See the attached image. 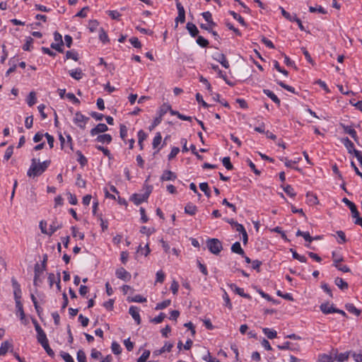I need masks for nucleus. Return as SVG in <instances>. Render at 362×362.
Segmentation results:
<instances>
[{"mask_svg":"<svg viewBox=\"0 0 362 362\" xmlns=\"http://www.w3.org/2000/svg\"><path fill=\"white\" fill-rule=\"evenodd\" d=\"M50 163L51 161L49 160L40 163L39 160L33 158L30 168L27 172L28 176L35 177L41 175L49 167Z\"/></svg>","mask_w":362,"mask_h":362,"instance_id":"obj_1","label":"nucleus"},{"mask_svg":"<svg viewBox=\"0 0 362 362\" xmlns=\"http://www.w3.org/2000/svg\"><path fill=\"white\" fill-rule=\"evenodd\" d=\"M209 250L214 255H218L223 250L221 242L217 238H209L206 241Z\"/></svg>","mask_w":362,"mask_h":362,"instance_id":"obj_2","label":"nucleus"},{"mask_svg":"<svg viewBox=\"0 0 362 362\" xmlns=\"http://www.w3.org/2000/svg\"><path fill=\"white\" fill-rule=\"evenodd\" d=\"M151 192V187H147L146 191L144 194H134L131 197V200L136 205H139V204H141L142 202H145L146 200H147Z\"/></svg>","mask_w":362,"mask_h":362,"instance_id":"obj_3","label":"nucleus"},{"mask_svg":"<svg viewBox=\"0 0 362 362\" xmlns=\"http://www.w3.org/2000/svg\"><path fill=\"white\" fill-rule=\"evenodd\" d=\"M89 121V117L83 115L81 112H76L74 117V122L80 129H84L87 122Z\"/></svg>","mask_w":362,"mask_h":362,"instance_id":"obj_4","label":"nucleus"},{"mask_svg":"<svg viewBox=\"0 0 362 362\" xmlns=\"http://www.w3.org/2000/svg\"><path fill=\"white\" fill-rule=\"evenodd\" d=\"M176 7L178 11V15L175 18V27L177 28L178 25V23H183L185 22V11L183 7V6L178 1H176Z\"/></svg>","mask_w":362,"mask_h":362,"instance_id":"obj_5","label":"nucleus"},{"mask_svg":"<svg viewBox=\"0 0 362 362\" xmlns=\"http://www.w3.org/2000/svg\"><path fill=\"white\" fill-rule=\"evenodd\" d=\"M115 274L118 279H122L125 281H129L132 277L131 274L126 271L123 267L117 269Z\"/></svg>","mask_w":362,"mask_h":362,"instance_id":"obj_6","label":"nucleus"},{"mask_svg":"<svg viewBox=\"0 0 362 362\" xmlns=\"http://www.w3.org/2000/svg\"><path fill=\"white\" fill-rule=\"evenodd\" d=\"M108 130V127L105 124L100 123L96 125L95 127L93 128L90 133L91 136H95L100 133H104Z\"/></svg>","mask_w":362,"mask_h":362,"instance_id":"obj_7","label":"nucleus"},{"mask_svg":"<svg viewBox=\"0 0 362 362\" xmlns=\"http://www.w3.org/2000/svg\"><path fill=\"white\" fill-rule=\"evenodd\" d=\"M63 226L62 225V222H59L57 218H54L50 226H49V235L51 236L52 235V234H54V233L58 229H60L62 228Z\"/></svg>","mask_w":362,"mask_h":362,"instance_id":"obj_8","label":"nucleus"},{"mask_svg":"<svg viewBox=\"0 0 362 362\" xmlns=\"http://www.w3.org/2000/svg\"><path fill=\"white\" fill-rule=\"evenodd\" d=\"M342 202L349 208L351 212L352 217H356L358 214V211L357 210V208L356 205L349 200L347 198L344 197L342 199Z\"/></svg>","mask_w":362,"mask_h":362,"instance_id":"obj_9","label":"nucleus"},{"mask_svg":"<svg viewBox=\"0 0 362 362\" xmlns=\"http://www.w3.org/2000/svg\"><path fill=\"white\" fill-rule=\"evenodd\" d=\"M341 141L345 147L346 148L349 153H354L355 155V152L358 151V150L354 148V143L348 137L343 139Z\"/></svg>","mask_w":362,"mask_h":362,"instance_id":"obj_10","label":"nucleus"},{"mask_svg":"<svg viewBox=\"0 0 362 362\" xmlns=\"http://www.w3.org/2000/svg\"><path fill=\"white\" fill-rule=\"evenodd\" d=\"M340 126L342 127L346 134H349L354 139L355 141L358 142V136L354 129L351 128V127L346 126L342 123L340 124Z\"/></svg>","mask_w":362,"mask_h":362,"instance_id":"obj_11","label":"nucleus"},{"mask_svg":"<svg viewBox=\"0 0 362 362\" xmlns=\"http://www.w3.org/2000/svg\"><path fill=\"white\" fill-rule=\"evenodd\" d=\"M45 270L40 268V265L39 264H36L35 265V276H34V285L37 286L38 282H41V279H40V275L43 273Z\"/></svg>","mask_w":362,"mask_h":362,"instance_id":"obj_12","label":"nucleus"},{"mask_svg":"<svg viewBox=\"0 0 362 362\" xmlns=\"http://www.w3.org/2000/svg\"><path fill=\"white\" fill-rule=\"evenodd\" d=\"M173 344L170 343H165V345L160 349L155 350L153 352V356H158L165 351L170 352L173 348Z\"/></svg>","mask_w":362,"mask_h":362,"instance_id":"obj_13","label":"nucleus"},{"mask_svg":"<svg viewBox=\"0 0 362 362\" xmlns=\"http://www.w3.org/2000/svg\"><path fill=\"white\" fill-rule=\"evenodd\" d=\"M129 313L136 322L137 325H139L141 323V317L139 313V308L133 305L131 306L129 310Z\"/></svg>","mask_w":362,"mask_h":362,"instance_id":"obj_14","label":"nucleus"},{"mask_svg":"<svg viewBox=\"0 0 362 362\" xmlns=\"http://www.w3.org/2000/svg\"><path fill=\"white\" fill-rule=\"evenodd\" d=\"M229 286L230 287V288L234 291L237 294L240 295V296L243 297V298H247V299H250L251 298V296L250 294L248 293H244V290L243 288H239L235 284H231L229 285Z\"/></svg>","mask_w":362,"mask_h":362,"instance_id":"obj_15","label":"nucleus"},{"mask_svg":"<svg viewBox=\"0 0 362 362\" xmlns=\"http://www.w3.org/2000/svg\"><path fill=\"white\" fill-rule=\"evenodd\" d=\"M186 28L192 37H194L198 35L199 30L194 23L188 22L186 25Z\"/></svg>","mask_w":362,"mask_h":362,"instance_id":"obj_16","label":"nucleus"},{"mask_svg":"<svg viewBox=\"0 0 362 362\" xmlns=\"http://www.w3.org/2000/svg\"><path fill=\"white\" fill-rule=\"evenodd\" d=\"M12 348L13 344L8 341L2 342L0 346V356H4Z\"/></svg>","mask_w":362,"mask_h":362,"instance_id":"obj_17","label":"nucleus"},{"mask_svg":"<svg viewBox=\"0 0 362 362\" xmlns=\"http://www.w3.org/2000/svg\"><path fill=\"white\" fill-rule=\"evenodd\" d=\"M176 175L170 170H165L160 177L162 181L174 180L176 179Z\"/></svg>","mask_w":362,"mask_h":362,"instance_id":"obj_18","label":"nucleus"},{"mask_svg":"<svg viewBox=\"0 0 362 362\" xmlns=\"http://www.w3.org/2000/svg\"><path fill=\"white\" fill-rule=\"evenodd\" d=\"M263 93L267 95L274 103H275L278 106L280 105L281 101L278 98V97L270 90L264 89Z\"/></svg>","mask_w":362,"mask_h":362,"instance_id":"obj_19","label":"nucleus"},{"mask_svg":"<svg viewBox=\"0 0 362 362\" xmlns=\"http://www.w3.org/2000/svg\"><path fill=\"white\" fill-rule=\"evenodd\" d=\"M231 251L234 253L238 254L241 256H244L245 252L241 247L240 243L239 242H235L231 246Z\"/></svg>","mask_w":362,"mask_h":362,"instance_id":"obj_20","label":"nucleus"},{"mask_svg":"<svg viewBox=\"0 0 362 362\" xmlns=\"http://www.w3.org/2000/svg\"><path fill=\"white\" fill-rule=\"evenodd\" d=\"M70 76L76 80L82 78L83 74L81 69H71L69 71Z\"/></svg>","mask_w":362,"mask_h":362,"instance_id":"obj_21","label":"nucleus"},{"mask_svg":"<svg viewBox=\"0 0 362 362\" xmlns=\"http://www.w3.org/2000/svg\"><path fill=\"white\" fill-rule=\"evenodd\" d=\"M197 211V208L192 203H188L185 207V212L189 215L193 216Z\"/></svg>","mask_w":362,"mask_h":362,"instance_id":"obj_22","label":"nucleus"},{"mask_svg":"<svg viewBox=\"0 0 362 362\" xmlns=\"http://www.w3.org/2000/svg\"><path fill=\"white\" fill-rule=\"evenodd\" d=\"M226 221V222H228L229 224L231 225V226L235 229L236 231L238 232H240V230H243V229L245 228L244 226L240 224V223H238V222L235 221L233 219L230 218H226L225 219Z\"/></svg>","mask_w":362,"mask_h":362,"instance_id":"obj_23","label":"nucleus"},{"mask_svg":"<svg viewBox=\"0 0 362 362\" xmlns=\"http://www.w3.org/2000/svg\"><path fill=\"white\" fill-rule=\"evenodd\" d=\"M96 141L103 144H110L112 141V136L107 134L99 135L96 138Z\"/></svg>","mask_w":362,"mask_h":362,"instance_id":"obj_24","label":"nucleus"},{"mask_svg":"<svg viewBox=\"0 0 362 362\" xmlns=\"http://www.w3.org/2000/svg\"><path fill=\"white\" fill-rule=\"evenodd\" d=\"M346 310L356 316H358L361 314V310L356 308L352 303H347L345 305Z\"/></svg>","mask_w":362,"mask_h":362,"instance_id":"obj_25","label":"nucleus"},{"mask_svg":"<svg viewBox=\"0 0 362 362\" xmlns=\"http://www.w3.org/2000/svg\"><path fill=\"white\" fill-rule=\"evenodd\" d=\"M335 284L341 290H346L349 288L348 284L344 281L341 278L337 277L334 279Z\"/></svg>","mask_w":362,"mask_h":362,"instance_id":"obj_26","label":"nucleus"},{"mask_svg":"<svg viewBox=\"0 0 362 362\" xmlns=\"http://www.w3.org/2000/svg\"><path fill=\"white\" fill-rule=\"evenodd\" d=\"M332 309H335V308L332 305L329 306V303H322L320 305V310L324 314L334 313V311H332Z\"/></svg>","mask_w":362,"mask_h":362,"instance_id":"obj_27","label":"nucleus"},{"mask_svg":"<svg viewBox=\"0 0 362 362\" xmlns=\"http://www.w3.org/2000/svg\"><path fill=\"white\" fill-rule=\"evenodd\" d=\"M262 331L264 334L270 339L276 337L277 333L275 330L271 329L269 328H263Z\"/></svg>","mask_w":362,"mask_h":362,"instance_id":"obj_28","label":"nucleus"},{"mask_svg":"<svg viewBox=\"0 0 362 362\" xmlns=\"http://www.w3.org/2000/svg\"><path fill=\"white\" fill-rule=\"evenodd\" d=\"M216 59L221 63V64L228 69L229 67V63L226 59V56L223 54H219L218 57Z\"/></svg>","mask_w":362,"mask_h":362,"instance_id":"obj_29","label":"nucleus"},{"mask_svg":"<svg viewBox=\"0 0 362 362\" xmlns=\"http://www.w3.org/2000/svg\"><path fill=\"white\" fill-rule=\"evenodd\" d=\"M16 306L17 308V313H18L20 315L21 320H25V313L23 310V304L21 303V301L16 302Z\"/></svg>","mask_w":362,"mask_h":362,"instance_id":"obj_30","label":"nucleus"},{"mask_svg":"<svg viewBox=\"0 0 362 362\" xmlns=\"http://www.w3.org/2000/svg\"><path fill=\"white\" fill-rule=\"evenodd\" d=\"M170 107L171 106L170 105L165 103L163 104L158 111V116L163 119V115H165L167 112L170 111Z\"/></svg>","mask_w":362,"mask_h":362,"instance_id":"obj_31","label":"nucleus"},{"mask_svg":"<svg viewBox=\"0 0 362 362\" xmlns=\"http://www.w3.org/2000/svg\"><path fill=\"white\" fill-rule=\"evenodd\" d=\"M76 154L78 157V161L80 163V165L82 167L85 166L88 163L87 158L82 154V153L80 151H77Z\"/></svg>","mask_w":362,"mask_h":362,"instance_id":"obj_32","label":"nucleus"},{"mask_svg":"<svg viewBox=\"0 0 362 362\" xmlns=\"http://www.w3.org/2000/svg\"><path fill=\"white\" fill-rule=\"evenodd\" d=\"M36 103V96L35 93L32 91L29 93V95L27 99V103L30 107L34 105Z\"/></svg>","mask_w":362,"mask_h":362,"instance_id":"obj_33","label":"nucleus"},{"mask_svg":"<svg viewBox=\"0 0 362 362\" xmlns=\"http://www.w3.org/2000/svg\"><path fill=\"white\" fill-rule=\"evenodd\" d=\"M200 189L204 192L205 195L207 197H209L211 196V192L209 188V185L206 182H202L199 185Z\"/></svg>","mask_w":362,"mask_h":362,"instance_id":"obj_34","label":"nucleus"},{"mask_svg":"<svg viewBox=\"0 0 362 362\" xmlns=\"http://www.w3.org/2000/svg\"><path fill=\"white\" fill-rule=\"evenodd\" d=\"M99 39L103 42L106 43L109 42L108 36L103 28L100 29Z\"/></svg>","mask_w":362,"mask_h":362,"instance_id":"obj_35","label":"nucleus"},{"mask_svg":"<svg viewBox=\"0 0 362 362\" xmlns=\"http://www.w3.org/2000/svg\"><path fill=\"white\" fill-rule=\"evenodd\" d=\"M161 140H162V136H161L160 133L157 132L156 136L154 137V139L153 140V143H152L153 147L154 148H157L160 145Z\"/></svg>","mask_w":362,"mask_h":362,"instance_id":"obj_36","label":"nucleus"},{"mask_svg":"<svg viewBox=\"0 0 362 362\" xmlns=\"http://www.w3.org/2000/svg\"><path fill=\"white\" fill-rule=\"evenodd\" d=\"M197 43L202 47H206L209 44V41L202 36H198Z\"/></svg>","mask_w":362,"mask_h":362,"instance_id":"obj_37","label":"nucleus"},{"mask_svg":"<svg viewBox=\"0 0 362 362\" xmlns=\"http://www.w3.org/2000/svg\"><path fill=\"white\" fill-rule=\"evenodd\" d=\"M66 59H72L76 62L78 60V54L75 51H67L66 52Z\"/></svg>","mask_w":362,"mask_h":362,"instance_id":"obj_38","label":"nucleus"},{"mask_svg":"<svg viewBox=\"0 0 362 362\" xmlns=\"http://www.w3.org/2000/svg\"><path fill=\"white\" fill-rule=\"evenodd\" d=\"M171 303V300H165L160 303H158L156 306V310H163L165 308H167L168 306H169Z\"/></svg>","mask_w":362,"mask_h":362,"instance_id":"obj_39","label":"nucleus"},{"mask_svg":"<svg viewBox=\"0 0 362 362\" xmlns=\"http://www.w3.org/2000/svg\"><path fill=\"white\" fill-rule=\"evenodd\" d=\"M230 14L233 17V18L238 21L239 23L242 25H245V22L244 18L242 16H240L239 14H238L237 13H235V11H230Z\"/></svg>","mask_w":362,"mask_h":362,"instance_id":"obj_40","label":"nucleus"},{"mask_svg":"<svg viewBox=\"0 0 362 362\" xmlns=\"http://www.w3.org/2000/svg\"><path fill=\"white\" fill-rule=\"evenodd\" d=\"M111 349L115 354H119L122 352L120 345L115 341L112 343Z\"/></svg>","mask_w":362,"mask_h":362,"instance_id":"obj_41","label":"nucleus"},{"mask_svg":"<svg viewBox=\"0 0 362 362\" xmlns=\"http://www.w3.org/2000/svg\"><path fill=\"white\" fill-rule=\"evenodd\" d=\"M222 163L227 170H230L233 168V165L231 164L229 157H224L222 160Z\"/></svg>","mask_w":362,"mask_h":362,"instance_id":"obj_42","label":"nucleus"},{"mask_svg":"<svg viewBox=\"0 0 362 362\" xmlns=\"http://www.w3.org/2000/svg\"><path fill=\"white\" fill-rule=\"evenodd\" d=\"M129 302L144 303L146 301V298L140 295H136L133 298H128Z\"/></svg>","mask_w":362,"mask_h":362,"instance_id":"obj_43","label":"nucleus"},{"mask_svg":"<svg viewBox=\"0 0 362 362\" xmlns=\"http://www.w3.org/2000/svg\"><path fill=\"white\" fill-rule=\"evenodd\" d=\"M307 197L308 198V202L310 204H318V200L316 197V195H314L310 192H308L306 194Z\"/></svg>","mask_w":362,"mask_h":362,"instance_id":"obj_44","label":"nucleus"},{"mask_svg":"<svg viewBox=\"0 0 362 362\" xmlns=\"http://www.w3.org/2000/svg\"><path fill=\"white\" fill-rule=\"evenodd\" d=\"M99 25V23L96 20H90L88 23V28L90 32H94L96 30L98 26Z\"/></svg>","mask_w":362,"mask_h":362,"instance_id":"obj_45","label":"nucleus"},{"mask_svg":"<svg viewBox=\"0 0 362 362\" xmlns=\"http://www.w3.org/2000/svg\"><path fill=\"white\" fill-rule=\"evenodd\" d=\"M318 362H333L332 357L327 354L319 356Z\"/></svg>","mask_w":362,"mask_h":362,"instance_id":"obj_46","label":"nucleus"},{"mask_svg":"<svg viewBox=\"0 0 362 362\" xmlns=\"http://www.w3.org/2000/svg\"><path fill=\"white\" fill-rule=\"evenodd\" d=\"M77 360L78 362H87L85 352L80 349L77 352Z\"/></svg>","mask_w":362,"mask_h":362,"instance_id":"obj_47","label":"nucleus"},{"mask_svg":"<svg viewBox=\"0 0 362 362\" xmlns=\"http://www.w3.org/2000/svg\"><path fill=\"white\" fill-rule=\"evenodd\" d=\"M284 191L286 194L291 197H294L296 196L293 188L289 185L284 187Z\"/></svg>","mask_w":362,"mask_h":362,"instance_id":"obj_48","label":"nucleus"},{"mask_svg":"<svg viewBox=\"0 0 362 362\" xmlns=\"http://www.w3.org/2000/svg\"><path fill=\"white\" fill-rule=\"evenodd\" d=\"M277 84H279L281 87H282L283 88L286 89V90L289 91V92H291V93H295V88L292 86H290L286 83H284V82L282 81H276Z\"/></svg>","mask_w":362,"mask_h":362,"instance_id":"obj_49","label":"nucleus"},{"mask_svg":"<svg viewBox=\"0 0 362 362\" xmlns=\"http://www.w3.org/2000/svg\"><path fill=\"white\" fill-rule=\"evenodd\" d=\"M71 230L73 237H78L80 240L84 239V234L83 233L78 232L75 226L71 227Z\"/></svg>","mask_w":362,"mask_h":362,"instance_id":"obj_50","label":"nucleus"},{"mask_svg":"<svg viewBox=\"0 0 362 362\" xmlns=\"http://www.w3.org/2000/svg\"><path fill=\"white\" fill-rule=\"evenodd\" d=\"M60 356L66 362H75L71 356L68 353L61 351Z\"/></svg>","mask_w":362,"mask_h":362,"instance_id":"obj_51","label":"nucleus"},{"mask_svg":"<svg viewBox=\"0 0 362 362\" xmlns=\"http://www.w3.org/2000/svg\"><path fill=\"white\" fill-rule=\"evenodd\" d=\"M223 298L225 301V305L228 307L230 310L232 309V303L230 300L229 296L226 291H224V293L223 295Z\"/></svg>","mask_w":362,"mask_h":362,"instance_id":"obj_52","label":"nucleus"},{"mask_svg":"<svg viewBox=\"0 0 362 362\" xmlns=\"http://www.w3.org/2000/svg\"><path fill=\"white\" fill-rule=\"evenodd\" d=\"M165 317V313H160L158 316H157V317H154L153 319H152L151 320V322H153L155 324H158V323L162 322Z\"/></svg>","mask_w":362,"mask_h":362,"instance_id":"obj_53","label":"nucleus"},{"mask_svg":"<svg viewBox=\"0 0 362 362\" xmlns=\"http://www.w3.org/2000/svg\"><path fill=\"white\" fill-rule=\"evenodd\" d=\"M137 252H141L145 256H147L150 252V248H149L148 244H146L144 246V247H142L141 245H139Z\"/></svg>","mask_w":362,"mask_h":362,"instance_id":"obj_54","label":"nucleus"},{"mask_svg":"<svg viewBox=\"0 0 362 362\" xmlns=\"http://www.w3.org/2000/svg\"><path fill=\"white\" fill-rule=\"evenodd\" d=\"M130 43L136 48H141V43L139 40V39L136 37H133L129 39Z\"/></svg>","mask_w":362,"mask_h":362,"instance_id":"obj_55","label":"nucleus"},{"mask_svg":"<svg viewBox=\"0 0 362 362\" xmlns=\"http://www.w3.org/2000/svg\"><path fill=\"white\" fill-rule=\"evenodd\" d=\"M119 129L120 137L124 140L127 136V128L124 124H120Z\"/></svg>","mask_w":362,"mask_h":362,"instance_id":"obj_56","label":"nucleus"},{"mask_svg":"<svg viewBox=\"0 0 362 362\" xmlns=\"http://www.w3.org/2000/svg\"><path fill=\"white\" fill-rule=\"evenodd\" d=\"M95 148L99 150V151H101L105 156H107L109 159H111L112 157H111V153L110 152V151L107 148H105L102 146H96Z\"/></svg>","mask_w":362,"mask_h":362,"instance_id":"obj_57","label":"nucleus"},{"mask_svg":"<svg viewBox=\"0 0 362 362\" xmlns=\"http://www.w3.org/2000/svg\"><path fill=\"white\" fill-rule=\"evenodd\" d=\"M349 358V354L347 353H341L339 354L336 355V359L339 362H344L346 361Z\"/></svg>","mask_w":362,"mask_h":362,"instance_id":"obj_58","label":"nucleus"},{"mask_svg":"<svg viewBox=\"0 0 362 362\" xmlns=\"http://www.w3.org/2000/svg\"><path fill=\"white\" fill-rule=\"evenodd\" d=\"M302 51H303V53L305 57V59H307V61L310 63L311 64L314 65V62L310 56V54H309V52L307 51V49L305 48V47H302L301 48Z\"/></svg>","mask_w":362,"mask_h":362,"instance_id":"obj_59","label":"nucleus"},{"mask_svg":"<svg viewBox=\"0 0 362 362\" xmlns=\"http://www.w3.org/2000/svg\"><path fill=\"white\" fill-rule=\"evenodd\" d=\"M13 153V146H8L5 151L4 159L6 160H9L10 158L11 157Z\"/></svg>","mask_w":362,"mask_h":362,"instance_id":"obj_60","label":"nucleus"},{"mask_svg":"<svg viewBox=\"0 0 362 362\" xmlns=\"http://www.w3.org/2000/svg\"><path fill=\"white\" fill-rule=\"evenodd\" d=\"M180 152V148L178 147H173L171 149L170 154L168 155V160H172Z\"/></svg>","mask_w":362,"mask_h":362,"instance_id":"obj_61","label":"nucleus"},{"mask_svg":"<svg viewBox=\"0 0 362 362\" xmlns=\"http://www.w3.org/2000/svg\"><path fill=\"white\" fill-rule=\"evenodd\" d=\"M155 231L154 228H148L146 226L141 227L140 232L149 236Z\"/></svg>","mask_w":362,"mask_h":362,"instance_id":"obj_62","label":"nucleus"},{"mask_svg":"<svg viewBox=\"0 0 362 362\" xmlns=\"http://www.w3.org/2000/svg\"><path fill=\"white\" fill-rule=\"evenodd\" d=\"M66 98L71 100L75 104H79L80 100L75 96V95L72 93H68L66 95Z\"/></svg>","mask_w":362,"mask_h":362,"instance_id":"obj_63","label":"nucleus"},{"mask_svg":"<svg viewBox=\"0 0 362 362\" xmlns=\"http://www.w3.org/2000/svg\"><path fill=\"white\" fill-rule=\"evenodd\" d=\"M203 359L207 362H221L216 358L212 357L209 352H208L207 354L203 357Z\"/></svg>","mask_w":362,"mask_h":362,"instance_id":"obj_64","label":"nucleus"}]
</instances>
